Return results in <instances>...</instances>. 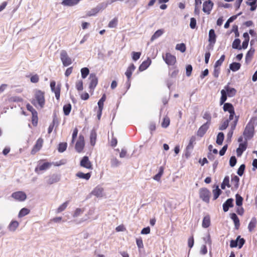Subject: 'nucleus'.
Segmentation results:
<instances>
[{
    "mask_svg": "<svg viewBox=\"0 0 257 257\" xmlns=\"http://www.w3.org/2000/svg\"><path fill=\"white\" fill-rule=\"evenodd\" d=\"M31 103L38 109L43 108L45 104L44 92L40 90H36Z\"/></svg>",
    "mask_w": 257,
    "mask_h": 257,
    "instance_id": "nucleus-1",
    "label": "nucleus"
},
{
    "mask_svg": "<svg viewBox=\"0 0 257 257\" xmlns=\"http://www.w3.org/2000/svg\"><path fill=\"white\" fill-rule=\"evenodd\" d=\"M254 125L252 122L249 121L246 124L243 135L246 141L251 139L254 135Z\"/></svg>",
    "mask_w": 257,
    "mask_h": 257,
    "instance_id": "nucleus-2",
    "label": "nucleus"
},
{
    "mask_svg": "<svg viewBox=\"0 0 257 257\" xmlns=\"http://www.w3.org/2000/svg\"><path fill=\"white\" fill-rule=\"evenodd\" d=\"M60 58L63 66L65 67L71 65L72 63L71 59L68 56L67 53L65 50L61 51Z\"/></svg>",
    "mask_w": 257,
    "mask_h": 257,
    "instance_id": "nucleus-3",
    "label": "nucleus"
},
{
    "mask_svg": "<svg viewBox=\"0 0 257 257\" xmlns=\"http://www.w3.org/2000/svg\"><path fill=\"white\" fill-rule=\"evenodd\" d=\"M210 192L208 189L206 188H202L200 189L199 196L203 201L206 203H209L210 199Z\"/></svg>",
    "mask_w": 257,
    "mask_h": 257,
    "instance_id": "nucleus-4",
    "label": "nucleus"
},
{
    "mask_svg": "<svg viewBox=\"0 0 257 257\" xmlns=\"http://www.w3.org/2000/svg\"><path fill=\"white\" fill-rule=\"evenodd\" d=\"M245 243V240L241 238L240 236H238L235 240H231L230 243L231 247H236L237 246L239 248H241Z\"/></svg>",
    "mask_w": 257,
    "mask_h": 257,
    "instance_id": "nucleus-5",
    "label": "nucleus"
},
{
    "mask_svg": "<svg viewBox=\"0 0 257 257\" xmlns=\"http://www.w3.org/2000/svg\"><path fill=\"white\" fill-rule=\"evenodd\" d=\"M11 196L17 201L22 202L27 198L26 194L23 191H17L12 194Z\"/></svg>",
    "mask_w": 257,
    "mask_h": 257,
    "instance_id": "nucleus-6",
    "label": "nucleus"
},
{
    "mask_svg": "<svg viewBox=\"0 0 257 257\" xmlns=\"http://www.w3.org/2000/svg\"><path fill=\"white\" fill-rule=\"evenodd\" d=\"M163 58L169 65H174L176 62V57L170 53H167L165 55H163Z\"/></svg>",
    "mask_w": 257,
    "mask_h": 257,
    "instance_id": "nucleus-7",
    "label": "nucleus"
},
{
    "mask_svg": "<svg viewBox=\"0 0 257 257\" xmlns=\"http://www.w3.org/2000/svg\"><path fill=\"white\" fill-rule=\"evenodd\" d=\"M213 5V3L210 0H205L203 4V11L207 15L210 14Z\"/></svg>",
    "mask_w": 257,
    "mask_h": 257,
    "instance_id": "nucleus-8",
    "label": "nucleus"
},
{
    "mask_svg": "<svg viewBox=\"0 0 257 257\" xmlns=\"http://www.w3.org/2000/svg\"><path fill=\"white\" fill-rule=\"evenodd\" d=\"M80 165L83 168L89 170H92L93 168L92 165L87 156H84L82 158L80 161Z\"/></svg>",
    "mask_w": 257,
    "mask_h": 257,
    "instance_id": "nucleus-9",
    "label": "nucleus"
},
{
    "mask_svg": "<svg viewBox=\"0 0 257 257\" xmlns=\"http://www.w3.org/2000/svg\"><path fill=\"white\" fill-rule=\"evenodd\" d=\"M84 147V138L82 135L79 136L78 140L75 145V149L78 153H80L83 150Z\"/></svg>",
    "mask_w": 257,
    "mask_h": 257,
    "instance_id": "nucleus-10",
    "label": "nucleus"
},
{
    "mask_svg": "<svg viewBox=\"0 0 257 257\" xmlns=\"http://www.w3.org/2000/svg\"><path fill=\"white\" fill-rule=\"evenodd\" d=\"M51 166V163L45 162L41 164V162H39L38 166L35 169V171L36 173H38V171H45L49 169Z\"/></svg>",
    "mask_w": 257,
    "mask_h": 257,
    "instance_id": "nucleus-11",
    "label": "nucleus"
},
{
    "mask_svg": "<svg viewBox=\"0 0 257 257\" xmlns=\"http://www.w3.org/2000/svg\"><path fill=\"white\" fill-rule=\"evenodd\" d=\"M216 36L215 33V31L213 29H211L209 32V39L208 41L209 42V46L213 49L214 45L216 42Z\"/></svg>",
    "mask_w": 257,
    "mask_h": 257,
    "instance_id": "nucleus-12",
    "label": "nucleus"
},
{
    "mask_svg": "<svg viewBox=\"0 0 257 257\" xmlns=\"http://www.w3.org/2000/svg\"><path fill=\"white\" fill-rule=\"evenodd\" d=\"M90 80L89 88L94 89L98 83V78L94 73H91L89 77Z\"/></svg>",
    "mask_w": 257,
    "mask_h": 257,
    "instance_id": "nucleus-13",
    "label": "nucleus"
},
{
    "mask_svg": "<svg viewBox=\"0 0 257 257\" xmlns=\"http://www.w3.org/2000/svg\"><path fill=\"white\" fill-rule=\"evenodd\" d=\"M209 125L210 124H209V122H205L203 125H202L199 128L197 132V135L200 137H202L209 128Z\"/></svg>",
    "mask_w": 257,
    "mask_h": 257,
    "instance_id": "nucleus-14",
    "label": "nucleus"
},
{
    "mask_svg": "<svg viewBox=\"0 0 257 257\" xmlns=\"http://www.w3.org/2000/svg\"><path fill=\"white\" fill-rule=\"evenodd\" d=\"M43 144V140L41 138H39L31 151V154L34 155L39 151L42 147Z\"/></svg>",
    "mask_w": 257,
    "mask_h": 257,
    "instance_id": "nucleus-15",
    "label": "nucleus"
},
{
    "mask_svg": "<svg viewBox=\"0 0 257 257\" xmlns=\"http://www.w3.org/2000/svg\"><path fill=\"white\" fill-rule=\"evenodd\" d=\"M60 179V177L59 175L56 174H53L48 177V179L46 182L48 184L51 185L59 182Z\"/></svg>",
    "mask_w": 257,
    "mask_h": 257,
    "instance_id": "nucleus-16",
    "label": "nucleus"
},
{
    "mask_svg": "<svg viewBox=\"0 0 257 257\" xmlns=\"http://www.w3.org/2000/svg\"><path fill=\"white\" fill-rule=\"evenodd\" d=\"M136 67L134 64H131L127 68L125 74L127 78V82L129 83V86L131 85L130 78L132 76V73L135 70Z\"/></svg>",
    "mask_w": 257,
    "mask_h": 257,
    "instance_id": "nucleus-17",
    "label": "nucleus"
},
{
    "mask_svg": "<svg viewBox=\"0 0 257 257\" xmlns=\"http://www.w3.org/2000/svg\"><path fill=\"white\" fill-rule=\"evenodd\" d=\"M103 189L100 186L96 187L92 191L91 194L97 197H101L103 196Z\"/></svg>",
    "mask_w": 257,
    "mask_h": 257,
    "instance_id": "nucleus-18",
    "label": "nucleus"
},
{
    "mask_svg": "<svg viewBox=\"0 0 257 257\" xmlns=\"http://www.w3.org/2000/svg\"><path fill=\"white\" fill-rule=\"evenodd\" d=\"M151 60L149 58H148L146 60L143 61L142 63L140 65L139 68V71H143L147 69L151 65Z\"/></svg>",
    "mask_w": 257,
    "mask_h": 257,
    "instance_id": "nucleus-19",
    "label": "nucleus"
},
{
    "mask_svg": "<svg viewBox=\"0 0 257 257\" xmlns=\"http://www.w3.org/2000/svg\"><path fill=\"white\" fill-rule=\"evenodd\" d=\"M233 199L229 198L223 204V210L224 212H227L230 207L233 206Z\"/></svg>",
    "mask_w": 257,
    "mask_h": 257,
    "instance_id": "nucleus-20",
    "label": "nucleus"
},
{
    "mask_svg": "<svg viewBox=\"0 0 257 257\" xmlns=\"http://www.w3.org/2000/svg\"><path fill=\"white\" fill-rule=\"evenodd\" d=\"M61 4L64 6L73 7L77 5L78 0H61Z\"/></svg>",
    "mask_w": 257,
    "mask_h": 257,
    "instance_id": "nucleus-21",
    "label": "nucleus"
},
{
    "mask_svg": "<svg viewBox=\"0 0 257 257\" xmlns=\"http://www.w3.org/2000/svg\"><path fill=\"white\" fill-rule=\"evenodd\" d=\"M19 223L17 221H12L8 225V228L10 231H15L18 227Z\"/></svg>",
    "mask_w": 257,
    "mask_h": 257,
    "instance_id": "nucleus-22",
    "label": "nucleus"
},
{
    "mask_svg": "<svg viewBox=\"0 0 257 257\" xmlns=\"http://www.w3.org/2000/svg\"><path fill=\"white\" fill-rule=\"evenodd\" d=\"M224 111H228L229 113H233L234 111V107L231 103H225L223 107Z\"/></svg>",
    "mask_w": 257,
    "mask_h": 257,
    "instance_id": "nucleus-23",
    "label": "nucleus"
},
{
    "mask_svg": "<svg viewBox=\"0 0 257 257\" xmlns=\"http://www.w3.org/2000/svg\"><path fill=\"white\" fill-rule=\"evenodd\" d=\"M224 88L229 97H233L235 95L236 90L234 88H230L228 85L225 86Z\"/></svg>",
    "mask_w": 257,
    "mask_h": 257,
    "instance_id": "nucleus-24",
    "label": "nucleus"
},
{
    "mask_svg": "<svg viewBox=\"0 0 257 257\" xmlns=\"http://www.w3.org/2000/svg\"><path fill=\"white\" fill-rule=\"evenodd\" d=\"M239 178L237 176H233L231 178V183L233 185V188L237 189L239 186Z\"/></svg>",
    "mask_w": 257,
    "mask_h": 257,
    "instance_id": "nucleus-25",
    "label": "nucleus"
},
{
    "mask_svg": "<svg viewBox=\"0 0 257 257\" xmlns=\"http://www.w3.org/2000/svg\"><path fill=\"white\" fill-rule=\"evenodd\" d=\"M210 225V216L207 215L204 217L202 226L203 228H207Z\"/></svg>",
    "mask_w": 257,
    "mask_h": 257,
    "instance_id": "nucleus-26",
    "label": "nucleus"
},
{
    "mask_svg": "<svg viewBox=\"0 0 257 257\" xmlns=\"http://www.w3.org/2000/svg\"><path fill=\"white\" fill-rule=\"evenodd\" d=\"M231 218L233 221L235 227L236 229H238L239 226V220L236 215V214L234 213H232L231 214Z\"/></svg>",
    "mask_w": 257,
    "mask_h": 257,
    "instance_id": "nucleus-27",
    "label": "nucleus"
},
{
    "mask_svg": "<svg viewBox=\"0 0 257 257\" xmlns=\"http://www.w3.org/2000/svg\"><path fill=\"white\" fill-rule=\"evenodd\" d=\"M256 219L255 217H252L248 225V229L249 232H251L255 228L256 224Z\"/></svg>",
    "mask_w": 257,
    "mask_h": 257,
    "instance_id": "nucleus-28",
    "label": "nucleus"
},
{
    "mask_svg": "<svg viewBox=\"0 0 257 257\" xmlns=\"http://www.w3.org/2000/svg\"><path fill=\"white\" fill-rule=\"evenodd\" d=\"M196 143V137L194 136H192L189 140V143L186 147L187 150H192L194 147V145Z\"/></svg>",
    "mask_w": 257,
    "mask_h": 257,
    "instance_id": "nucleus-29",
    "label": "nucleus"
},
{
    "mask_svg": "<svg viewBox=\"0 0 257 257\" xmlns=\"http://www.w3.org/2000/svg\"><path fill=\"white\" fill-rule=\"evenodd\" d=\"M76 175L77 177H78L79 178L84 179L86 180H88L90 179V178L91 177V173H87L84 174L82 172H78Z\"/></svg>",
    "mask_w": 257,
    "mask_h": 257,
    "instance_id": "nucleus-30",
    "label": "nucleus"
},
{
    "mask_svg": "<svg viewBox=\"0 0 257 257\" xmlns=\"http://www.w3.org/2000/svg\"><path fill=\"white\" fill-rule=\"evenodd\" d=\"M96 133L95 130H93L91 131L90 133V144L92 146H94L96 142Z\"/></svg>",
    "mask_w": 257,
    "mask_h": 257,
    "instance_id": "nucleus-31",
    "label": "nucleus"
},
{
    "mask_svg": "<svg viewBox=\"0 0 257 257\" xmlns=\"http://www.w3.org/2000/svg\"><path fill=\"white\" fill-rule=\"evenodd\" d=\"M164 33V30L162 29H159L157 30L155 33L153 35L151 38V41H153L155 39H157L158 38L160 37L161 36L163 35Z\"/></svg>",
    "mask_w": 257,
    "mask_h": 257,
    "instance_id": "nucleus-32",
    "label": "nucleus"
},
{
    "mask_svg": "<svg viewBox=\"0 0 257 257\" xmlns=\"http://www.w3.org/2000/svg\"><path fill=\"white\" fill-rule=\"evenodd\" d=\"M256 1L257 0H248V2H246L247 5L251 6L250 9L251 11H254L256 9Z\"/></svg>",
    "mask_w": 257,
    "mask_h": 257,
    "instance_id": "nucleus-33",
    "label": "nucleus"
},
{
    "mask_svg": "<svg viewBox=\"0 0 257 257\" xmlns=\"http://www.w3.org/2000/svg\"><path fill=\"white\" fill-rule=\"evenodd\" d=\"M224 139V135L222 132H220L217 136L216 143L218 145H221Z\"/></svg>",
    "mask_w": 257,
    "mask_h": 257,
    "instance_id": "nucleus-34",
    "label": "nucleus"
},
{
    "mask_svg": "<svg viewBox=\"0 0 257 257\" xmlns=\"http://www.w3.org/2000/svg\"><path fill=\"white\" fill-rule=\"evenodd\" d=\"M226 186H227L228 188L230 187V185L229 184V177L228 176L225 177L223 181V182L221 184V188L222 189H224Z\"/></svg>",
    "mask_w": 257,
    "mask_h": 257,
    "instance_id": "nucleus-35",
    "label": "nucleus"
},
{
    "mask_svg": "<svg viewBox=\"0 0 257 257\" xmlns=\"http://www.w3.org/2000/svg\"><path fill=\"white\" fill-rule=\"evenodd\" d=\"M240 67V64L237 62H233L229 65V68L234 72L238 70Z\"/></svg>",
    "mask_w": 257,
    "mask_h": 257,
    "instance_id": "nucleus-36",
    "label": "nucleus"
},
{
    "mask_svg": "<svg viewBox=\"0 0 257 257\" xmlns=\"http://www.w3.org/2000/svg\"><path fill=\"white\" fill-rule=\"evenodd\" d=\"M163 172L164 168L163 167H160L159 168V172L154 176L153 179L157 181H160Z\"/></svg>",
    "mask_w": 257,
    "mask_h": 257,
    "instance_id": "nucleus-37",
    "label": "nucleus"
},
{
    "mask_svg": "<svg viewBox=\"0 0 257 257\" xmlns=\"http://www.w3.org/2000/svg\"><path fill=\"white\" fill-rule=\"evenodd\" d=\"M240 40L239 39H235L232 43V47L235 49L241 50V47L240 46Z\"/></svg>",
    "mask_w": 257,
    "mask_h": 257,
    "instance_id": "nucleus-38",
    "label": "nucleus"
},
{
    "mask_svg": "<svg viewBox=\"0 0 257 257\" xmlns=\"http://www.w3.org/2000/svg\"><path fill=\"white\" fill-rule=\"evenodd\" d=\"M30 211L29 209L26 208H22L19 212L18 214V217L19 218H22L26 215L30 213Z\"/></svg>",
    "mask_w": 257,
    "mask_h": 257,
    "instance_id": "nucleus-39",
    "label": "nucleus"
},
{
    "mask_svg": "<svg viewBox=\"0 0 257 257\" xmlns=\"http://www.w3.org/2000/svg\"><path fill=\"white\" fill-rule=\"evenodd\" d=\"M221 96L220 100V105L223 104L227 99V93L224 89L221 91Z\"/></svg>",
    "mask_w": 257,
    "mask_h": 257,
    "instance_id": "nucleus-40",
    "label": "nucleus"
},
{
    "mask_svg": "<svg viewBox=\"0 0 257 257\" xmlns=\"http://www.w3.org/2000/svg\"><path fill=\"white\" fill-rule=\"evenodd\" d=\"M63 110L65 115H69L71 110V105L70 103L64 105Z\"/></svg>",
    "mask_w": 257,
    "mask_h": 257,
    "instance_id": "nucleus-41",
    "label": "nucleus"
},
{
    "mask_svg": "<svg viewBox=\"0 0 257 257\" xmlns=\"http://www.w3.org/2000/svg\"><path fill=\"white\" fill-rule=\"evenodd\" d=\"M221 193V190L219 188L218 186H216V189L213 190V200H215L218 198Z\"/></svg>",
    "mask_w": 257,
    "mask_h": 257,
    "instance_id": "nucleus-42",
    "label": "nucleus"
},
{
    "mask_svg": "<svg viewBox=\"0 0 257 257\" xmlns=\"http://www.w3.org/2000/svg\"><path fill=\"white\" fill-rule=\"evenodd\" d=\"M67 147L66 143H61L59 145L58 150L60 153H63L66 150Z\"/></svg>",
    "mask_w": 257,
    "mask_h": 257,
    "instance_id": "nucleus-43",
    "label": "nucleus"
},
{
    "mask_svg": "<svg viewBox=\"0 0 257 257\" xmlns=\"http://www.w3.org/2000/svg\"><path fill=\"white\" fill-rule=\"evenodd\" d=\"M89 70L87 67L83 68L81 69V73L82 78L84 79L85 78L87 75L89 74Z\"/></svg>",
    "mask_w": 257,
    "mask_h": 257,
    "instance_id": "nucleus-44",
    "label": "nucleus"
},
{
    "mask_svg": "<svg viewBox=\"0 0 257 257\" xmlns=\"http://www.w3.org/2000/svg\"><path fill=\"white\" fill-rule=\"evenodd\" d=\"M170 118L168 116L164 118L163 121L162 122L161 125L164 128H167L170 124Z\"/></svg>",
    "mask_w": 257,
    "mask_h": 257,
    "instance_id": "nucleus-45",
    "label": "nucleus"
},
{
    "mask_svg": "<svg viewBox=\"0 0 257 257\" xmlns=\"http://www.w3.org/2000/svg\"><path fill=\"white\" fill-rule=\"evenodd\" d=\"M68 204V201H66L61 204L57 209V213H60L64 211L67 207Z\"/></svg>",
    "mask_w": 257,
    "mask_h": 257,
    "instance_id": "nucleus-46",
    "label": "nucleus"
},
{
    "mask_svg": "<svg viewBox=\"0 0 257 257\" xmlns=\"http://www.w3.org/2000/svg\"><path fill=\"white\" fill-rule=\"evenodd\" d=\"M235 199H236V204L237 206H240L242 204L243 198L237 194L235 195Z\"/></svg>",
    "mask_w": 257,
    "mask_h": 257,
    "instance_id": "nucleus-47",
    "label": "nucleus"
},
{
    "mask_svg": "<svg viewBox=\"0 0 257 257\" xmlns=\"http://www.w3.org/2000/svg\"><path fill=\"white\" fill-rule=\"evenodd\" d=\"M238 120V116H235L234 120L230 124V129L229 131H232V132L234 131V130L235 129L236 126L237 125Z\"/></svg>",
    "mask_w": 257,
    "mask_h": 257,
    "instance_id": "nucleus-48",
    "label": "nucleus"
},
{
    "mask_svg": "<svg viewBox=\"0 0 257 257\" xmlns=\"http://www.w3.org/2000/svg\"><path fill=\"white\" fill-rule=\"evenodd\" d=\"M26 107L29 111L31 112L32 114V115H33V116H36V115L38 114L37 111L30 104H27L26 105Z\"/></svg>",
    "mask_w": 257,
    "mask_h": 257,
    "instance_id": "nucleus-49",
    "label": "nucleus"
},
{
    "mask_svg": "<svg viewBox=\"0 0 257 257\" xmlns=\"http://www.w3.org/2000/svg\"><path fill=\"white\" fill-rule=\"evenodd\" d=\"M176 49L181 52H184L186 51V46L184 43L178 44L176 46Z\"/></svg>",
    "mask_w": 257,
    "mask_h": 257,
    "instance_id": "nucleus-50",
    "label": "nucleus"
},
{
    "mask_svg": "<svg viewBox=\"0 0 257 257\" xmlns=\"http://www.w3.org/2000/svg\"><path fill=\"white\" fill-rule=\"evenodd\" d=\"M229 124V120H225L223 122H222V123L220 124V125L219 127V130L223 131L225 130L228 126Z\"/></svg>",
    "mask_w": 257,
    "mask_h": 257,
    "instance_id": "nucleus-51",
    "label": "nucleus"
},
{
    "mask_svg": "<svg viewBox=\"0 0 257 257\" xmlns=\"http://www.w3.org/2000/svg\"><path fill=\"white\" fill-rule=\"evenodd\" d=\"M225 59V55H222L220 59L218 60L215 63L214 66H216V67H220V66L222 65V63L224 61Z\"/></svg>",
    "mask_w": 257,
    "mask_h": 257,
    "instance_id": "nucleus-52",
    "label": "nucleus"
},
{
    "mask_svg": "<svg viewBox=\"0 0 257 257\" xmlns=\"http://www.w3.org/2000/svg\"><path fill=\"white\" fill-rule=\"evenodd\" d=\"M106 96L105 94H103V96L101 97V98L99 99V100L98 102V106L99 108H102L103 107V103L104 101L105 100Z\"/></svg>",
    "mask_w": 257,
    "mask_h": 257,
    "instance_id": "nucleus-53",
    "label": "nucleus"
},
{
    "mask_svg": "<svg viewBox=\"0 0 257 257\" xmlns=\"http://www.w3.org/2000/svg\"><path fill=\"white\" fill-rule=\"evenodd\" d=\"M108 5H109V4H108V1L106 3H101V4H99L98 5H97L96 7L98 9V10L99 11H100L101 10L105 9Z\"/></svg>",
    "mask_w": 257,
    "mask_h": 257,
    "instance_id": "nucleus-54",
    "label": "nucleus"
},
{
    "mask_svg": "<svg viewBox=\"0 0 257 257\" xmlns=\"http://www.w3.org/2000/svg\"><path fill=\"white\" fill-rule=\"evenodd\" d=\"M117 25V19L116 18L113 19L111 21L109 22L108 24V27L109 28H112L116 27Z\"/></svg>",
    "mask_w": 257,
    "mask_h": 257,
    "instance_id": "nucleus-55",
    "label": "nucleus"
},
{
    "mask_svg": "<svg viewBox=\"0 0 257 257\" xmlns=\"http://www.w3.org/2000/svg\"><path fill=\"white\" fill-rule=\"evenodd\" d=\"M76 88L78 91H82L83 89L82 80H78L76 82Z\"/></svg>",
    "mask_w": 257,
    "mask_h": 257,
    "instance_id": "nucleus-56",
    "label": "nucleus"
},
{
    "mask_svg": "<svg viewBox=\"0 0 257 257\" xmlns=\"http://www.w3.org/2000/svg\"><path fill=\"white\" fill-rule=\"evenodd\" d=\"M254 53V50L253 49H250L246 53L245 56V60L247 61V59H250L252 57Z\"/></svg>",
    "mask_w": 257,
    "mask_h": 257,
    "instance_id": "nucleus-57",
    "label": "nucleus"
},
{
    "mask_svg": "<svg viewBox=\"0 0 257 257\" xmlns=\"http://www.w3.org/2000/svg\"><path fill=\"white\" fill-rule=\"evenodd\" d=\"M203 118L206 120H207L206 122H209V124H210V121L211 119V116L210 114L208 112H205L203 115Z\"/></svg>",
    "mask_w": 257,
    "mask_h": 257,
    "instance_id": "nucleus-58",
    "label": "nucleus"
},
{
    "mask_svg": "<svg viewBox=\"0 0 257 257\" xmlns=\"http://www.w3.org/2000/svg\"><path fill=\"white\" fill-rule=\"evenodd\" d=\"M141 55V52H132V59L134 61H137L138 59H140Z\"/></svg>",
    "mask_w": 257,
    "mask_h": 257,
    "instance_id": "nucleus-59",
    "label": "nucleus"
},
{
    "mask_svg": "<svg viewBox=\"0 0 257 257\" xmlns=\"http://www.w3.org/2000/svg\"><path fill=\"white\" fill-rule=\"evenodd\" d=\"M220 67H217L214 66V70L213 72V75L214 77L215 78H218L220 73Z\"/></svg>",
    "mask_w": 257,
    "mask_h": 257,
    "instance_id": "nucleus-60",
    "label": "nucleus"
},
{
    "mask_svg": "<svg viewBox=\"0 0 257 257\" xmlns=\"http://www.w3.org/2000/svg\"><path fill=\"white\" fill-rule=\"evenodd\" d=\"M245 168V166L244 164H242L240 166L237 172V173L239 176H241L243 175Z\"/></svg>",
    "mask_w": 257,
    "mask_h": 257,
    "instance_id": "nucleus-61",
    "label": "nucleus"
},
{
    "mask_svg": "<svg viewBox=\"0 0 257 257\" xmlns=\"http://www.w3.org/2000/svg\"><path fill=\"white\" fill-rule=\"evenodd\" d=\"M136 243L140 249L144 248L143 240L141 237L136 239Z\"/></svg>",
    "mask_w": 257,
    "mask_h": 257,
    "instance_id": "nucleus-62",
    "label": "nucleus"
},
{
    "mask_svg": "<svg viewBox=\"0 0 257 257\" xmlns=\"http://www.w3.org/2000/svg\"><path fill=\"white\" fill-rule=\"evenodd\" d=\"M236 159L235 156H232L229 160V165L231 167H234L236 164Z\"/></svg>",
    "mask_w": 257,
    "mask_h": 257,
    "instance_id": "nucleus-63",
    "label": "nucleus"
},
{
    "mask_svg": "<svg viewBox=\"0 0 257 257\" xmlns=\"http://www.w3.org/2000/svg\"><path fill=\"white\" fill-rule=\"evenodd\" d=\"M120 164L119 161L116 158H113L111 160V165L112 167H117Z\"/></svg>",
    "mask_w": 257,
    "mask_h": 257,
    "instance_id": "nucleus-64",
    "label": "nucleus"
}]
</instances>
